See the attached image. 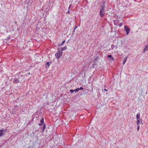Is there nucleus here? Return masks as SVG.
<instances>
[{"instance_id":"10","label":"nucleus","mask_w":148,"mask_h":148,"mask_svg":"<svg viewBox=\"0 0 148 148\" xmlns=\"http://www.w3.org/2000/svg\"><path fill=\"white\" fill-rule=\"evenodd\" d=\"M127 57L126 56L125 58L124 59V61H123V64H124L125 63V62H126V60H127Z\"/></svg>"},{"instance_id":"8","label":"nucleus","mask_w":148,"mask_h":148,"mask_svg":"<svg viewBox=\"0 0 148 148\" xmlns=\"http://www.w3.org/2000/svg\"><path fill=\"white\" fill-rule=\"evenodd\" d=\"M148 50V45L145 47L143 49V52L145 53L147 50Z\"/></svg>"},{"instance_id":"1","label":"nucleus","mask_w":148,"mask_h":148,"mask_svg":"<svg viewBox=\"0 0 148 148\" xmlns=\"http://www.w3.org/2000/svg\"><path fill=\"white\" fill-rule=\"evenodd\" d=\"M101 9L100 10V16L101 17H103L105 14V12L104 10V7L101 6Z\"/></svg>"},{"instance_id":"18","label":"nucleus","mask_w":148,"mask_h":148,"mask_svg":"<svg viewBox=\"0 0 148 148\" xmlns=\"http://www.w3.org/2000/svg\"><path fill=\"white\" fill-rule=\"evenodd\" d=\"M78 88L79 90H83V88L82 87H81L80 88Z\"/></svg>"},{"instance_id":"13","label":"nucleus","mask_w":148,"mask_h":148,"mask_svg":"<svg viewBox=\"0 0 148 148\" xmlns=\"http://www.w3.org/2000/svg\"><path fill=\"white\" fill-rule=\"evenodd\" d=\"M79 90L78 88H77L74 90V91L75 92H78Z\"/></svg>"},{"instance_id":"17","label":"nucleus","mask_w":148,"mask_h":148,"mask_svg":"<svg viewBox=\"0 0 148 148\" xmlns=\"http://www.w3.org/2000/svg\"><path fill=\"white\" fill-rule=\"evenodd\" d=\"M65 42V40L63 41L62 42V43L61 44V45H62Z\"/></svg>"},{"instance_id":"19","label":"nucleus","mask_w":148,"mask_h":148,"mask_svg":"<svg viewBox=\"0 0 148 148\" xmlns=\"http://www.w3.org/2000/svg\"><path fill=\"white\" fill-rule=\"evenodd\" d=\"M139 125H137V130H138V131L139 130Z\"/></svg>"},{"instance_id":"12","label":"nucleus","mask_w":148,"mask_h":148,"mask_svg":"<svg viewBox=\"0 0 148 148\" xmlns=\"http://www.w3.org/2000/svg\"><path fill=\"white\" fill-rule=\"evenodd\" d=\"M140 120H137V121L136 122V124H137V125H139V124H140Z\"/></svg>"},{"instance_id":"7","label":"nucleus","mask_w":148,"mask_h":148,"mask_svg":"<svg viewBox=\"0 0 148 148\" xmlns=\"http://www.w3.org/2000/svg\"><path fill=\"white\" fill-rule=\"evenodd\" d=\"M136 118L137 120H140V113H138L136 116Z\"/></svg>"},{"instance_id":"2","label":"nucleus","mask_w":148,"mask_h":148,"mask_svg":"<svg viewBox=\"0 0 148 148\" xmlns=\"http://www.w3.org/2000/svg\"><path fill=\"white\" fill-rule=\"evenodd\" d=\"M44 119L43 118H42L40 121V122L41 123V125H43V126L42 128V132H43L44 131L45 129V128L46 126L45 124H44Z\"/></svg>"},{"instance_id":"4","label":"nucleus","mask_w":148,"mask_h":148,"mask_svg":"<svg viewBox=\"0 0 148 148\" xmlns=\"http://www.w3.org/2000/svg\"><path fill=\"white\" fill-rule=\"evenodd\" d=\"M62 52L61 53H60L59 51H58L57 53H56L55 55L56 58L58 59H59L60 57L62 56Z\"/></svg>"},{"instance_id":"11","label":"nucleus","mask_w":148,"mask_h":148,"mask_svg":"<svg viewBox=\"0 0 148 148\" xmlns=\"http://www.w3.org/2000/svg\"><path fill=\"white\" fill-rule=\"evenodd\" d=\"M67 49L66 46H65L64 47L62 48V51H63L65 50H66Z\"/></svg>"},{"instance_id":"6","label":"nucleus","mask_w":148,"mask_h":148,"mask_svg":"<svg viewBox=\"0 0 148 148\" xmlns=\"http://www.w3.org/2000/svg\"><path fill=\"white\" fill-rule=\"evenodd\" d=\"M13 82L16 83H18L19 82V79L18 78H15L13 80Z\"/></svg>"},{"instance_id":"9","label":"nucleus","mask_w":148,"mask_h":148,"mask_svg":"<svg viewBox=\"0 0 148 148\" xmlns=\"http://www.w3.org/2000/svg\"><path fill=\"white\" fill-rule=\"evenodd\" d=\"M50 66V64L49 62H47L45 64V67L47 69H48Z\"/></svg>"},{"instance_id":"21","label":"nucleus","mask_w":148,"mask_h":148,"mask_svg":"<svg viewBox=\"0 0 148 148\" xmlns=\"http://www.w3.org/2000/svg\"><path fill=\"white\" fill-rule=\"evenodd\" d=\"M40 125H41L40 124H39V126H40Z\"/></svg>"},{"instance_id":"14","label":"nucleus","mask_w":148,"mask_h":148,"mask_svg":"<svg viewBox=\"0 0 148 148\" xmlns=\"http://www.w3.org/2000/svg\"><path fill=\"white\" fill-rule=\"evenodd\" d=\"M74 90H72V89H71L70 90V92L71 93H73L74 92Z\"/></svg>"},{"instance_id":"20","label":"nucleus","mask_w":148,"mask_h":148,"mask_svg":"<svg viewBox=\"0 0 148 148\" xmlns=\"http://www.w3.org/2000/svg\"><path fill=\"white\" fill-rule=\"evenodd\" d=\"M104 90H105V91H107V89H104Z\"/></svg>"},{"instance_id":"16","label":"nucleus","mask_w":148,"mask_h":148,"mask_svg":"<svg viewBox=\"0 0 148 148\" xmlns=\"http://www.w3.org/2000/svg\"><path fill=\"white\" fill-rule=\"evenodd\" d=\"M114 60V58L113 57H112L110 59V60L111 61Z\"/></svg>"},{"instance_id":"15","label":"nucleus","mask_w":148,"mask_h":148,"mask_svg":"<svg viewBox=\"0 0 148 148\" xmlns=\"http://www.w3.org/2000/svg\"><path fill=\"white\" fill-rule=\"evenodd\" d=\"M107 57L108 58H111L112 57V56L111 55H108V56H107Z\"/></svg>"},{"instance_id":"3","label":"nucleus","mask_w":148,"mask_h":148,"mask_svg":"<svg viewBox=\"0 0 148 148\" xmlns=\"http://www.w3.org/2000/svg\"><path fill=\"white\" fill-rule=\"evenodd\" d=\"M7 130L6 129H4V130L2 129L0 130V136H1L3 135H4L5 134H4V132H7Z\"/></svg>"},{"instance_id":"5","label":"nucleus","mask_w":148,"mask_h":148,"mask_svg":"<svg viewBox=\"0 0 148 148\" xmlns=\"http://www.w3.org/2000/svg\"><path fill=\"white\" fill-rule=\"evenodd\" d=\"M124 27L125 30L126 32L127 35H128L130 31V29L127 27H126L125 26H124Z\"/></svg>"}]
</instances>
